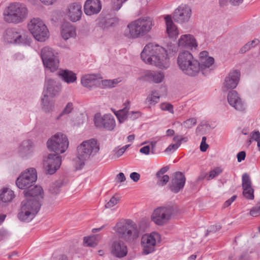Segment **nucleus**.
<instances>
[{"instance_id":"1","label":"nucleus","mask_w":260,"mask_h":260,"mask_svg":"<svg viewBox=\"0 0 260 260\" xmlns=\"http://www.w3.org/2000/svg\"><path fill=\"white\" fill-rule=\"evenodd\" d=\"M142 59L147 63L160 69H167L170 66L167 51L163 47L152 43L146 45L141 53Z\"/></svg>"},{"instance_id":"2","label":"nucleus","mask_w":260,"mask_h":260,"mask_svg":"<svg viewBox=\"0 0 260 260\" xmlns=\"http://www.w3.org/2000/svg\"><path fill=\"white\" fill-rule=\"evenodd\" d=\"M119 239L127 244L134 243L141 235L140 226L131 219H123L113 228Z\"/></svg>"},{"instance_id":"3","label":"nucleus","mask_w":260,"mask_h":260,"mask_svg":"<svg viewBox=\"0 0 260 260\" xmlns=\"http://www.w3.org/2000/svg\"><path fill=\"white\" fill-rule=\"evenodd\" d=\"M154 25V22L151 17H141L128 24L124 35L133 39L142 37L150 31Z\"/></svg>"},{"instance_id":"4","label":"nucleus","mask_w":260,"mask_h":260,"mask_svg":"<svg viewBox=\"0 0 260 260\" xmlns=\"http://www.w3.org/2000/svg\"><path fill=\"white\" fill-rule=\"evenodd\" d=\"M177 64L180 69L188 76H195L199 73L198 61L193 58L189 51H183L179 53Z\"/></svg>"},{"instance_id":"5","label":"nucleus","mask_w":260,"mask_h":260,"mask_svg":"<svg viewBox=\"0 0 260 260\" xmlns=\"http://www.w3.org/2000/svg\"><path fill=\"white\" fill-rule=\"evenodd\" d=\"M4 15L6 22L18 24L22 23L26 19L28 16V10L23 4L13 3L9 6L7 13H5Z\"/></svg>"},{"instance_id":"6","label":"nucleus","mask_w":260,"mask_h":260,"mask_svg":"<svg viewBox=\"0 0 260 260\" xmlns=\"http://www.w3.org/2000/svg\"><path fill=\"white\" fill-rule=\"evenodd\" d=\"M100 149L95 140L91 139L83 141L77 148L76 161L81 169L85 164V161L89 158L92 153H97Z\"/></svg>"},{"instance_id":"7","label":"nucleus","mask_w":260,"mask_h":260,"mask_svg":"<svg viewBox=\"0 0 260 260\" xmlns=\"http://www.w3.org/2000/svg\"><path fill=\"white\" fill-rule=\"evenodd\" d=\"M41 206L38 201L23 200L21 204V208L17 214L18 218L22 222L30 221L37 214Z\"/></svg>"},{"instance_id":"8","label":"nucleus","mask_w":260,"mask_h":260,"mask_svg":"<svg viewBox=\"0 0 260 260\" xmlns=\"http://www.w3.org/2000/svg\"><path fill=\"white\" fill-rule=\"evenodd\" d=\"M4 39L8 43L29 45L31 43L27 32L16 28L7 29L4 34Z\"/></svg>"},{"instance_id":"9","label":"nucleus","mask_w":260,"mask_h":260,"mask_svg":"<svg viewBox=\"0 0 260 260\" xmlns=\"http://www.w3.org/2000/svg\"><path fill=\"white\" fill-rule=\"evenodd\" d=\"M177 211L176 208L171 205L158 207L151 215V220L158 225L166 223Z\"/></svg>"},{"instance_id":"10","label":"nucleus","mask_w":260,"mask_h":260,"mask_svg":"<svg viewBox=\"0 0 260 260\" xmlns=\"http://www.w3.org/2000/svg\"><path fill=\"white\" fill-rule=\"evenodd\" d=\"M30 32L38 41L43 42L48 37L49 31L44 22L38 18L32 19L28 23Z\"/></svg>"},{"instance_id":"11","label":"nucleus","mask_w":260,"mask_h":260,"mask_svg":"<svg viewBox=\"0 0 260 260\" xmlns=\"http://www.w3.org/2000/svg\"><path fill=\"white\" fill-rule=\"evenodd\" d=\"M47 146L51 151L56 154L63 153L68 148V139L65 135L58 133L48 140Z\"/></svg>"},{"instance_id":"12","label":"nucleus","mask_w":260,"mask_h":260,"mask_svg":"<svg viewBox=\"0 0 260 260\" xmlns=\"http://www.w3.org/2000/svg\"><path fill=\"white\" fill-rule=\"evenodd\" d=\"M41 58L44 67L53 72L56 71L59 67L58 53L49 47H44L41 51Z\"/></svg>"},{"instance_id":"13","label":"nucleus","mask_w":260,"mask_h":260,"mask_svg":"<svg viewBox=\"0 0 260 260\" xmlns=\"http://www.w3.org/2000/svg\"><path fill=\"white\" fill-rule=\"evenodd\" d=\"M37 179V174L36 169L30 168L21 174L16 181V184L19 188L26 190L34 185Z\"/></svg>"},{"instance_id":"14","label":"nucleus","mask_w":260,"mask_h":260,"mask_svg":"<svg viewBox=\"0 0 260 260\" xmlns=\"http://www.w3.org/2000/svg\"><path fill=\"white\" fill-rule=\"evenodd\" d=\"M160 235L156 232L150 235H144L141 238V246L143 248L142 254L147 255L154 251L157 241H159Z\"/></svg>"},{"instance_id":"15","label":"nucleus","mask_w":260,"mask_h":260,"mask_svg":"<svg viewBox=\"0 0 260 260\" xmlns=\"http://www.w3.org/2000/svg\"><path fill=\"white\" fill-rule=\"evenodd\" d=\"M43 161L44 167L46 173L52 175L60 168L61 158L58 154L51 153L44 158Z\"/></svg>"},{"instance_id":"16","label":"nucleus","mask_w":260,"mask_h":260,"mask_svg":"<svg viewBox=\"0 0 260 260\" xmlns=\"http://www.w3.org/2000/svg\"><path fill=\"white\" fill-rule=\"evenodd\" d=\"M94 122L96 127L104 128L109 131L113 129L115 126V119L111 114H105L101 117L100 114L96 113L94 115Z\"/></svg>"},{"instance_id":"17","label":"nucleus","mask_w":260,"mask_h":260,"mask_svg":"<svg viewBox=\"0 0 260 260\" xmlns=\"http://www.w3.org/2000/svg\"><path fill=\"white\" fill-rule=\"evenodd\" d=\"M185 181L186 178L184 174L181 172H176L173 174L169 183V189L172 192L177 193L183 188Z\"/></svg>"},{"instance_id":"18","label":"nucleus","mask_w":260,"mask_h":260,"mask_svg":"<svg viewBox=\"0 0 260 260\" xmlns=\"http://www.w3.org/2000/svg\"><path fill=\"white\" fill-rule=\"evenodd\" d=\"M240 77V72L238 70L231 71L224 79L222 87V90L226 91L229 89L235 88L239 83Z\"/></svg>"},{"instance_id":"19","label":"nucleus","mask_w":260,"mask_h":260,"mask_svg":"<svg viewBox=\"0 0 260 260\" xmlns=\"http://www.w3.org/2000/svg\"><path fill=\"white\" fill-rule=\"evenodd\" d=\"M61 90L60 83L54 79L46 78L43 94L49 96H55L59 94Z\"/></svg>"},{"instance_id":"20","label":"nucleus","mask_w":260,"mask_h":260,"mask_svg":"<svg viewBox=\"0 0 260 260\" xmlns=\"http://www.w3.org/2000/svg\"><path fill=\"white\" fill-rule=\"evenodd\" d=\"M24 196L26 198L25 200H30L32 202L38 201L41 204V200L43 198V190L40 186L32 185L23 191Z\"/></svg>"},{"instance_id":"21","label":"nucleus","mask_w":260,"mask_h":260,"mask_svg":"<svg viewBox=\"0 0 260 260\" xmlns=\"http://www.w3.org/2000/svg\"><path fill=\"white\" fill-rule=\"evenodd\" d=\"M82 6L79 3L70 4L67 8V15L69 19L74 22L80 20L82 14Z\"/></svg>"},{"instance_id":"22","label":"nucleus","mask_w":260,"mask_h":260,"mask_svg":"<svg viewBox=\"0 0 260 260\" xmlns=\"http://www.w3.org/2000/svg\"><path fill=\"white\" fill-rule=\"evenodd\" d=\"M191 9L188 7H179L176 9L173 14L175 21L182 23L189 20L191 16Z\"/></svg>"},{"instance_id":"23","label":"nucleus","mask_w":260,"mask_h":260,"mask_svg":"<svg viewBox=\"0 0 260 260\" xmlns=\"http://www.w3.org/2000/svg\"><path fill=\"white\" fill-rule=\"evenodd\" d=\"M124 242L120 239L115 240L112 242L111 252L114 256L121 258L126 255L127 247Z\"/></svg>"},{"instance_id":"24","label":"nucleus","mask_w":260,"mask_h":260,"mask_svg":"<svg viewBox=\"0 0 260 260\" xmlns=\"http://www.w3.org/2000/svg\"><path fill=\"white\" fill-rule=\"evenodd\" d=\"M228 101L230 106L236 110L242 111L245 109L244 102L235 90L230 91L227 96Z\"/></svg>"},{"instance_id":"25","label":"nucleus","mask_w":260,"mask_h":260,"mask_svg":"<svg viewBox=\"0 0 260 260\" xmlns=\"http://www.w3.org/2000/svg\"><path fill=\"white\" fill-rule=\"evenodd\" d=\"M164 77V74L161 72L147 70L144 72L141 78L144 81L160 83L163 81Z\"/></svg>"},{"instance_id":"26","label":"nucleus","mask_w":260,"mask_h":260,"mask_svg":"<svg viewBox=\"0 0 260 260\" xmlns=\"http://www.w3.org/2000/svg\"><path fill=\"white\" fill-rule=\"evenodd\" d=\"M102 6L100 0H87L84 6V11L87 15L98 13Z\"/></svg>"},{"instance_id":"27","label":"nucleus","mask_w":260,"mask_h":260,"mask_svg":"<svg viewBox=\"0 0 260 260\" xmlns=\"http://www.w3.org/2000/svg\"><path fill=\"white\" fill-rule=\"evenodd\" d=\"M19 153L22 157H27L33 153L32 143L30 140L23 141L19 148Z\"/></svg>"},{"instance_id":"28","label":"nucleus","mask_w":260,"mask_h":260,"mask_svg":"<svg viewBox=\"0 0 260 260\" xmlns=\"http://www.w3.org/2000/svg\"><path fill=\"white\" fill-rule=\"evenodd\" d=\"M179 46L192 49L197 46L194 37L191 35H182L178 41Z\"/></svg>"},{"instance_id":"29","label":"nucleus","mask_w":260,"mask_h":260,"mask_svg":"<svg viewBox=\"0 0 260 260\" xmlns=\"http://www.w3.org/2000/svg\"><path fill=\"white\" fill-rule=\"evenodd\" d=\"M165 19L167 27L166 30L169 37L171 38H176L179 34V31L173 22L171 16L167 15Z\"/></svg>"},{"instance_id":"30","label":"nucleus","mask_w":260,"mask_h":260,"mask_svg":"<svg viewBox=\"0 0 260 260\" xmlns=\"http://www.w3.org/2000/svg\"><path fill=\"white\" fill-rule=\"evenodd\" d=\"M214 59L212 57L200 59L198 61L199 72L201 71L204 75H207L210 71L209 68L214 63Z\"/></svg>"},{"instance_id":"31","label":"nucleus","mask_w":260,"mask_h":260,"mask_svg":"<svg viewBox=\"0 0 260 260\" xmlns=\"http://www.w3.org/2000/svg\"><path fill=\"white\" fill-rule=\"evenodd\" d=\"M58 75L63 81L70 84L74 82L77 80L76 74L71 71L62 70L57 73Z\"/></svg>"},{"instance_id":"32","label":"nucleus","mask_w":260,"mask_h":260,"mask_svg":"<svg viewBox=\"0 0 260 260\" xmlns=\"http://www.w3.org/2000/svg\"><path fill=\"white\" fill-rule=\"evenodd\" d=\"M61 34L62 37L64 40H68L70 38L75 36V28L70 24H64L62 26Z\"/></svg>"},{"instance_id":"33","label":"nucleus","mask_w":260,"mask_h":260,"mask_svg":"<svg viewBox=\"0 0 260 260\" xmlns=\"http://www.w3.org/2000/svg\"><path fill=\"white\" fill-rule=\"evenodd\" d=\"M124 105V107L123 109L115 112V114L120 123H122L127 119L128 110L129 109V102L127 101Z\"/></svg>"},{"instance_id":"34","label":"nucleus","mask_w":260,"mask_h":260,"mask_svg":"<svg viewBox=\"0 0 260 260\" xmlns=\"http://www.w3.org/2000/svg\"><path fill=\"white\" fill-rule=\"evenodd\" d=\"M49 95L44 94L42 98V107L45 112H50L52 111L54 107V102L50 101Z\"/></svg>"},{"instance_id":"35","label":"nucleus","mask_w":260,"mask_h":260,"mask_svg":"<svg viewBox=\"0 0 260 260\" xmlns=\"http://www.w3.org/2000/svg\"><path fill=\"white\" fill-rule=\"evenodd\" d=\"M14 197L13 191L7 188H4L0 193V200L4 203L11 201Z\"/></svg>"},{"instance_id":"36","label":"nucleus","mask_w":260,"mask_h":260,"mask_svg":"<svg viewBox=\"0 0 260 260\" xmlns=\"http://www.w3.org/2000/svg\"><path fill=\"white\" fill-rule=\"evenodd\" d=\"M94 75H87L83 77L81 79L82 85L87 88H91L93 85L95 80Z\"/></svg>"},{"instance_id":"37","label":"nucleus","mask_w":260,"mask_h":260,"mask_svg":"<svg viewBox=\"0 0 260 260\" xmlns=\"http://www.w3.org/2000/svg\"><path fill=\"white\" fill-rule=\"evenodd\" d=\"M62 182L61 180H58L53 183L50 186L49 190L52 194H56L59 192L60 188L62 186Z\"/></svg>"},{"instance_id":"38","label":"nucleus","mask_w":260,"mask_h":260,"mask_svg":"<svg viewBox=\"0 0 260 260\" xmlns=\"http://www.w3.org/2000/svg\"><path fill=\"white\" fill-rule=\"evenodd\" d=\"M118 18L115 17L107 18L104 21L102 26L104 28H109L115 26L118 23Z\"/></svg>"},{"instance_id":"39","label":"nucleus","mask_w":260,"mask_h":260,"mask_svg":"<svg viewBox=\"0 0 260 260\" xmlns=\"http://www.w3.org/2000/svg\"><path fill=\"white\" fill-rule=\"evenodd\" d=\"M243 194L245 198L248 200L254 199V189L252 187L243 188Z\"/></svg>"},{"instance_id":"40","label":"nucleus","mask_w":260,"mask_h":260,"mask_svg":"<svg viewBox=\"0 0 260 260\" xmlns=\"http://www.w3.org/2000/svg\"><path fill=\"white\" fill-rule=\"evenodd\" d=\"M84 242L86 244V246L89 247H94L98 244V242L96 238L94 236H90L89 237L84 238Z\"/></svg>"},{"instance_id":"41","label":"nucleus","mask_w":260,"mask_h":260,"mask_svg":"<svg viewBox=\"0 0 260 260\" xmlns=\"http://www.w3.org/2000/svg\"><path fill=\"white\" fill-rule=\"evenodd\" d=\"M73 104L71 102L68 103L63 111L59 114V115L56 117V119L58 120L62 115L65 114H68L73 111Z\"/></svg>"},{"instance_id":"42","label":"nucleus","mask_w":260,"mask_h":260,"mask_svg":"<svg viewBox=\"0 0 260 260\" xmlns=\"http://www.w3.org/2000/svg\"><path fill=\"white\" fill-rule=\"evenodd\" d=\"M242 187L243 188H247L252 187L251 186V181L250 180L249 175L247 173H244L242 175Z\"/></svg>"},{"instance_id":"43","label":"nucleus","mask_w":260,"mask_h":260,"mask_svg":"<svg viewBox=\"0 0 260 260\" xmlns=\"http://www.w3.org/2000/svg\"><path fill=\"white\" fill-rule=\"evenodd\" d=\"M147 100L148 102H150L151 104H156L159 101V95L156 91L153 90L151 91V94L147 97Z\"/></svg>"},{"instance_id":"44","label":"nucleus","mask_w":260,"mask_h":260,"mask_svg":"<svg viewBox=\"0 0 260 260\" xmlns=\"http://www.w3.org/2000/svg\"><path fill=\"white\" fill-rule=\"evenodd\" d=\"M160 108L163 111H167L171 114H174L173 106L169 103H164L160 105Z\"/></svg>"},{"instance_id":"45","label":"nucleus","mask_w":260,"mask_h":260,"mask_svg":"<svg viewBox=\"0 0 260 260\" xmlns=\"http://www.w3.org/2000/svg\"><path fill=\"white\" fill-rule=\"evenodd\" d=\"M196 123L197 119L195 118H190L184 121L182 125L186 128H190Z\"/></svg>"},{"instance_id":"46","label":"nucleus","mask_w":260,"mask_h":260,"mask_svg":"<svg viewBox=\"0 0 260 260\" xmlns=\"http://www.w3.org/2000/svg\"><path fill=\"white\" fill-rule=\"evenodd\" d=\"M127 0H112V9L118 11L121 7L122 4Z\"/></svg>"},{"instance_id":"47","label":"nucleus","mask_w":260,"mask_h":260,"mask_svg":"<svg viewBox=\"0 0 260 260\" xmlns=\"http://www.w3.org/2000/svg\"><path fill=\"white\" fill-rule=\"evenodd\" d=\"M250 214L253 217H257L260 215V202L250 210Z\"/></svg>"},{"instance_id":"48","label":"nucleus","mask_w":260,"mask_h":260,"mask_svg":"<svg viewBox=\"0 0 260 260\" xmlns=\"http://www.w3.org/2000/svg\"><path fill=\"white\" fill-rule=\"evenodd\" d=\"M119 198H116L114 196L112 197L109 202L107 203L105 205V208H110L116 205L119 202Z\"/></svg>"},{"instance_id":"49","label":"nucleus","mask_w":260,"mask_h":260,"mask_svg":"<svg viewBox=\"0 0 260 260\" xmlns=\"http://www.w3.org/2000/svg\"><path fill=\"white\" fill-rule=\"evenodd\" d=\"M251 139L257 142V145L260 147V133L259 131H254L251 135Z\"/></svg>"},{"instance_id":"50","label":"nucleus","mask_w":260,"mask_h":260,"mask_svg":"<svg viewBox=\"0 0 260 260\" xmlns=\"http://www.w3.org/2000/svg\"><path fill=\"white\" fill-rule=\"evenodd\" d=\"M222 172V170L219 168H217L210 172L208 179H213L217 176L219 175Z\"/></svg>"},{"instance_id":"51","label":"nucleus","mask_w":260,"mask_h":260,"mask_svg":"<svg viewBox=\"0 0 260 260\" xmlns=\"http://www.w3.org/2000/svg\"><path fill=\"white\" fill-rule=\"evenodd\" d=\"M158 178L157 184L159 186H164L169 181L170 178L168 175H165Z\"/></svg>"},{"instance_id":"52","label":"nucleus","mask_w":260,"mask_h":260,"mask_svg":"<svg viewBox=\"0 0 260 260\" xmlns=\"http://www.w3.org/2000/svg\"><path fill=\"white\" fill-rule=\"evenodd\" d=\"M141 116V113L140 111H132L128 112L127 119L132 120H135Z\"/></svg>"},{"instance_id":"53","label":"nucleus","mask_w":260,"mask_h":260,"mask_svg":"<svg viewBox=\"0 0 260 260\" xmlns=\"http://www.w3.org/2000/svg\"><path fill=\"white\" fill-rule=\"evenodd\" d=\"M221 228V226L219 224H215L210 226L208 229H207L206 233V236L208 235L211 233H215L217 231L219 230Z\"/></svg>"},{"instance_id":"54","label":"nucleus","mask_w":260,"mask_h":260,"mask_svg":"<svg viewBox=\"0 0 260 260\" xmlns=\"http://www.w3.org/2000/svg\"><path fill=\"white\" fill-rule=\"evenodd\" d=\"M237 198V196L236 195L233 196L230 199H229L224 202L223 207L225 208L230 206L232 204V203L235 201Z\"/></svg>"},{"instance_id":"55","label":"nucleus","mask_w":260,"mask_h":260,"mask_svg":"<svg viewBox=\"0 0 260 260\" xmlns=\"http://www.w3.org/2000/svg\"><path fill=\"white\" fill-rule=\"evenodd\" d=\"M169 168L168 166L162 168L160 170H159L156 174V176L157 178L161 177V176L164 175V174L168 171Z\"/></svg>"},{"instance_id":"56","label":"nucleus","mask_w":260,"mask_h":260,"mask_svg":"<svg viewBox=\"0 0 260 260\" xmlns=\"http://www.w3.org/2000/svg\"><path fill=\"white\" fill-rule=\"evenodd\" d=\"M130 178L134 182H138L140 178V175L137 172H133L130 174Z\"/></svg>"},{"instance_id":"57","label":"nucleus","mask_w":260,"mask_h":260,"mask_svg":"<svg viewBox=\"0 0 260 260\" xmlns=\"http://www.w3.org/2000/svg\"><path fill=\"white\" fill-rule=\"evenodd\" d=\"M114 152H115V157L116 158H118L120 156H121L124 153L125 151H124V149L120 148L118 149L117 148H115L114 150Z\"/></svg>"},{"instance_id":"58","label":"nucleus","mask_w":260,"mask_h":260,"mask_svg":"<svg viewBox=\"0 0 260 260\" xmlns=\"http://www.w3.org/2000/svg\"><path fill=\"white\" fill-rule=\"evenodd\" d=\"M238 162H241L244 160L246 157V152L244 151H240L237 154V155Z\"/></svg>"},{"instance_id":"59","label":"nucleus","mask_w":260,"mask_h":260,"mask_svg":"<svg viewBox=\"0 0 260 260\" xmlns=\"http://www.w3.org/2000/svg\"><path fill=\"white\" fill-rule=\"evenodd\" d=\"M150 151V146L148 145L142 147L140 149V153L145 154L146 155L149 154Z\"/></svg>"},{"instance_id":"60","label":"nucleus","mask_w":260,"mask_h":260,"mask_svg":"<svg viewBox=\"0 0 260 260\" xmlns=\"http://www.w3.org/2000/svg\"><path fill=\"white\" fill-rule=\"evenodd\" d=\"M178 148V147L175 144H170L165 150L166 152H169L171 151H174L177 150Z\"/></svg>"},{"instance_id":"61","label":"nucleus","mask_w":260,"mask_h":260,"mask_svg":"<svg viewBox=\"0 0 260 260\" xmlns=\"http://www.w3.org/2000/svg\"><path fill=\"white\" fill-rule=\"evenodd\" d=\"M115 83L114 81H112L110 80H105L102 81V84L103 85L108 87H113V85Z\"/></svg>"},{"instance_id":"62","label":"nucleus","mask_w":260,"mask_h":260,"mask_svg":"<svg viewBox=\"0 0 260 260\" xmlns=\"http://www.w3.org/2000/svg\"><path fill=\"white\" fill-rule=\"evenodd\" d=\"M250 49L251 47L250 46V44H249L248 42L241 48L240 52L241 53H244Z\"/></svg>"},{"instance_id":"63","label":"nucleus","mask_w":260,"mask_h":260,"mask_svg":"<svg viewBox=\"0 0 260 260\" xmlns=\"http://www.w3.org/2000/svg\"><path fill=\"white\" fill-rule=\"evenodd\" d=\"M116 179L119 182H123L125 180V177L123 173H120L116 176Z\"/></svg>"},{"instance_id":"64","label":"nucleus","mask_w":260,"mask_h":260,"mask_svg":"<svg viewBox=\"0 0 260 260\" xmlns=\"http://www.w3.org/2000/svg\"><path fill=\"white\" fill-rule=\"evenodd\" d=\"M173 141L175 142V144L177 145L179 147L181 144V140H180V136L177 135L175 136L173 139Z\"/></svg>"}]
</instances>
